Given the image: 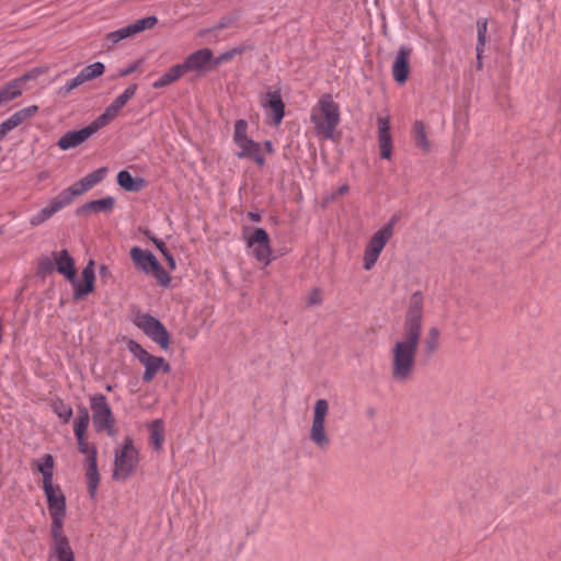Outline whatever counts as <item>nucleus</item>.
Listing matches in <instances>:
<instances>
[{"mask_svg":"<svg viewBox=\"0 0 561 561\" xmlns=\"http://www.w3.org/2000/svg\"><path fill=\"white\" fill-rule=\"evenodd\" d=\"M263 146H264V149L266 150V152H267V153H272V152H273V146H272V142H271V141H268V140H267V141H265V142L263 144Z\"/></svg>","mask_w":561,"mask_h":561,"instance_id":"52","label":"nucleus"},{"mask_svg":"<svg viewBox=\"0 0 561 561\" xmlns=\"http://www.w3.org/2000/svg\"><path fill=\"white\" fill-rule=\"evenodd\" d=\"M488 20L484 18H480L477 21V46L476 50H481L484 48L488 37Z\"/></svg>","mask_w":561,"mask_h":561,"instance_id":"37","label":"nucleus"},{"mask_svg":"<svg viewBox=\"0 0 561 561\" xmlns=\"http://www.w3.org/2000/svg\"><path fill=\"white\" fill-rule=\"evenodd\" d=\"M378 147L380 157L390 160L392 157V136L390 131V116H379L377 118Z\"/></svg>","mask_w":561,"mask_h":561,"instance_id":"19","label":"nucleus"},{"mask_svg":"<svg viewBox=\"0 0 561 561\" xmlns=\"http://www.w3.org/2000/svg\"><path fill=\"white\" fill-rule=\"evenodd\" d=\"M244 51H245L244 46H239V47H234L230 50H227V51L220 54L219 56H217L216 58H214V67L217 68L222 64L229 62L234 57L243 54Z\"/></svg>","mask_w":561,"mask_h":561,"instance_id":"38","label":"nucleus"},{"mask_svg":"<svg viewBox=\"0 0 561 561\" xmlns=\"http://www.w3.org/2000/svg\"><path fill=\"white\" fill-rule=\"evenodd\" d=\"M92 421L96 432H105L107 435H115V419L106 398L102 394L90 398Z\"/></svg>","mask_w":561,"mask_h":561,"instance_id":"9","label":"nucleus"},{"mask_svg":"<svg viewBox=\"0 0 561 561\" xmlns=\"http://www.w3.org/2000/svg\"><path fill=\"white\" fill-rule=\"evenodd\" d=\"M138 67H139V61H136V62L131 64L130 66H128L127 68L119 70L118 76L127 77V76L131 75L133 72H135L138 69Z\"/></svg>","mask_w":561,"mask_h":561,"instance_id":"46","label":"nucleus"},{"mask_svg":"<svg viewBox=\"0 0 561 561\" xmlns=\"http://www.w3.org/2000/svg\"><path fill=\"white\" fill-rule=\"evenodd\" d=\"M185 73L183 67L181 64L175 65L171 67L165 73H163L159 79H157L152 83V88L154 89H161L164 88L176 80H179L181 77H183Z\"/></svg>","mask_w":561,"mask_h":561,"instance_id":"31","label":"nucleus"},{"mask_svg":"<svg viewBox=\"0 0 561 561\" xmlns=\"http://www.w3.org/2000/svg\"><path fill=\"white\" fill-rule=\"evenodd\" d=\"M83 83V81L80 80V76L78 75L77 77H75L73 79L69 80L66 82V84L60 89V91L64 93V94H68L70 93L72 90H75L76 88H78L79 85H81Z\"/></svg>","mask_w":561,"mask_h":561,"instance_id":"44","label":"nucleus"},{"mask_svg":"<svg viewBox=\"0 0 561 561\" xmlns=\"http://www.w3.org/2000/svg\"><path fill=\"white\" fill-rule=\"evenodd\" d=\"M133 322L162 350L169 348L170 334L165 327L158 319L150 316L149 313L137 312L134 316Z\"/></svg>","mask_w":561,"mask_h":561,"instance_id":"8","label":"nucleus"},{"mask_svg":"<svg viewBox=\"0 0 561 561\" xmlns=\"http://www.w3.org/2000/svg\"><path fill=\"white\" fill-rule=\"evenodd\" d=\"M54 457L48 454L32 462V469L38 471L43 476V486L54 484Z\"/></svg>","mask_w":561,"mask_h":561,"instance_id":"26","label":"nucleus"},{"mask_svg":"<svg viewBox=\"0 0 561 561\" xmlns=\"http://www.w3.org/2000/svg\"><path fill=\"white\" fill-rule=\"evenodd\" d=\"M152 242L154 243V245L157 247V249L162 253V254H167L168 252V249L164 244L163 241L159 240V239H156V238H152Z\"/></svg>","mask_w":561,"mask_h":561,"instance_id":"47","label":"nucleus"},{"mask_svg":"<svg viewBox=\"0 0 561 561\" xmlns=\"http://www.w3.org/2000/svg\"><path fill=\"white\" fill-rule=\"evenodd\" d=\"M115 205V199L111 196L91 201L80 207L77 213L79 215L89 214V213H108L113 209Z\"/></svg>","mask_w":561,"mask_h":561,"instance_id":"30","label":"nucleus"},{"mask_svg":"<svg viewBox=\"0 0 561 561\" xmlns=\"http://www.w3.org/2000/svg\"><path fill=\"white\" fill-rule=\"evenodd\" d=\"M105 71L104 64L96 61L92 65L85 66L78 75L80 80L84 82L91 81L95 78L101 77Z\"/></svg>","mask_w":561,"mask_h":561,"instance_id":"36","label":"nucleus"},{"mask_svg":"<svg viewBox=\"0 0 561 561\" xmlns=\"http://www.w3.org/2000/svg\"><path fill=\"white\" fill-rule=\"evenodd\" d=\"M138 85L136 83L129 84L123 93L114 99V101L106 106L104 112L95 118L99 126L105 127L113 122L124 108V106L136 95Z\"/></svg>","mask_w":561,"mask_h":561,"instance_id":"15","label":"nucleus"},{"mask_svg":"<svg viewBox=\"0 0 561 561\" xmlns=\"http://www.w3.org/2000/svg\"><path fill=\"white\" fill-rule=\"evenodd\" d=\"M424 297L420 291L410 296L408 309L405 311L402 333L404 335L419 337L422 336Z\"/></svg>","mask_w":561,"mask_h":561,"instance_id":"11","label":"nucleus"},{"mask_svg":"<svg viewBox=\"0 0 561 561\" xmlns=\"http://www.w3.org/2000/svg\"><path fill=\"white\" fill-rule=\"evenodd\" d=\"M107 168H100L83 178L89 190L99 184L107 174Z\"/></svg>","mask_w":561,"mask_h":561,"instance_id":"41","label":"nucleus"},{"mask_svg":"<svg viewBox=\"0 0 561 561\" xmlns=\"http://www.w3.org/2000/svg\"><path fill=\"white\" fill-rule=\"evenodd\" d=\"M150 445L156 450H161L164 443V425L162 420H154L149 425Z\"/></svg>","mask_w":561,"mask_h":561,"instance_id":"32","label":"nucleus"},{"mask_svg":"<svg viewBox=\"0 0 561 561\" xmlns=\"http://www.w3.org/2000/svg\"><path fill=\"white\" fill-rule=\"evenodd\" d=\"M421 339L400 334L389 347V376L397 385L410 382L416 373Z\"/></svg>","mask_w":561,"mask_h":561,"instance_id":"1","label":"nucleus"},{"mask_svg":"<svg viewBox=\"0 0 561 561\" xmlns=\"http://www.w3.org/2000/svg\"><path fill=\"white\" fill-rule=\"evenodd\" d=\"M350 191V186L347 184H343L342 186L339 187L336 194L337 195H344L346 194L347 192Z\"/></svg>","mask_w":561,"mask_h":561,"instance_id":"51","label":"nucleus"},{"mask_svg":"<svg viewBox=\"0 0 561 561\" xmlns=\"http://www.w3.org/2000/svg\"><path fill=\"white\" fill-rule=\"evenodd\" d=\"M101 128L102 127L99 126V123L94 119L90 125L85 126L80 130L66 133L64 136L60 137L57 145L62 150L75 148L84 142Z\"/></svg>","mask_w":561,"mask_h":561,"instance_id":"17","label":"nucleus"},{"mask_svg":"<svg viewBox=\"0 0 561 561\" xmlns=\"http://www.w3.org/2000/svg\"><path fill=\"white\" fill-rule=\"evenodd\" d=\"M53 410L64 423H68L73 414L72 408L61 401L55 402Z\"/></svg>","mask_w":561,"mask_h":561,"instance_id":"40","label":"nucleus"},{"mask_svg":"<svg viewBox=\"0 0 561 561\" xmlns=\"http://www.w3.org/2000/svg\"><path fill=\"white\" fill-rule=\"evenodd\" d=\"M118 185L127 192H140L146 187V180L142 178H134L128 171L123 170L117 174Z\"/></svg>","mask_w":561,"mask_h":561,"instance_id":"29","label":"nucleus"},{"mask_svg":"<svg viewBox=\"0 0 561 561\" xmlns=\"http://www.w3.org/2000/svg\"><path fill=\"white\" fill-rule=\"evenodd\" d=\"M247 247L251 249L252 255L266 265L271 262L272 248L268 233L263 228H255L251 232L244 229Z\"/></svg>","mask_w":561,"mask_h":561,"instance_id":"13","label":"nucleus"},{"mask_svg":"<svg viewBox=\"0 0 561 561\" xmlns=\"http://www.w3.org/2000/svg\"><path fill=\"white\" fill-rule=\"evenodd\" d=\"M322 301V293L320 289L316 288L313 289L309 297H308V304L309 305H319Z\"/></svg>","mask_w":561,"mask_h":561,"instance_id":"45","label":"nucleus"},{"mask_svg":"<svg viewBox=\"0 0 561 561\" xmlns=\"http://www.w3.org/2000/svg\"><path fill=\"white\" fill-rule=\"evenodd\" d=\"M163 256L165 257V260L168 261L169 263V266L174 270L175 268V261H174V257L170 254V252L168 251L167 254H163Z\"/></svg>","mask_w":561,"mask_h":561,"instance_id":"50","label":"nucleus"},{"mask_svg":"<svg viewBox=\"0 0 561 561\" xmlns=\"http://www.w3.org/2000/svg\"><path fill=\"white\" fill-rule=\"evenodd\" d=\"M262 106L267 110V116L272 117L274 125H279L284 117V103L278 91H268L261 101Z\"/></svg>","mask_w":561,"mask_h":561,"instance_id":"23","label":"nucleus"},{"mask_svg":"<svg viewBox=\"0 0 561 561\" xmlns=\"http://www.w3.org/2000/svg\"><path fill=\"white\" fill-rule=\"evenodd\" d=\"M85 477H87L89 493L91 494V496H94L98 485H99L100 476L98 472L96 458L93 456L91 457V459H89L87 461Z\"/></svg>","mask_w":561,"mask_h":561,"instance_id":"33","label":"nucleus"},{"mask_svg":"<svg viewBox=\"0 0 561 561\" xmlns=\"http://www.w3.org/2000/svg\"><path fill=\"white\" fill-rule=\"evenodd\" d=\"M88 191L89 187L82 178L78 182L70 185L68 188L61 191L59 195L62 199L67 201V205L69 206L73 202L75 197L80 196Z\"/></svg>","mask_w":561,"mask_h":561,"instance_id":"34","label":"nucleus"},{"mask_svg":"<svg viewBox=\"0 0 561 561\" xmlns=\"http://www.w3.org/2000/svg\"><path fill=\"white\" fill-rule=\"evenodd\" d=\"M139 462V454L131 438H126L121 447L115 450L113 478L124 481L136 470Z\"/></svg>","mask_w":561,"mask_h":561,"instance_id":"5","label":"nucleus"},{"mask_svg":"<svg viewBox=\"0 0 561 561\" xmlns=\"http://www.w3.org/2000/svg\"><path fill=\"white\" fill-rule=\"evenodd\" d=\"M127 347L133 356L144 365L145 371L142 380L145 382H150L160 371L165 374L170 373L171 366L163 357L151 355L139 343L130 340Z\"/></svg>","mask_w":561,"mask_h":561,"instance_id":"7","label":"nucleus"},{"mask_svg":"<svg viewBox=\"0 0 561 561\" xmlns=\"http://www.w3.org/2000/svg\"><path fill=\"white\" fill-rule=\"evenodd\" d=\"M53 256L57 272L64 275L68 280L75 282V260L70 256L69 252L67 250L55 251L53 252Z\"/></svg>","mask_w":561,"mask_h":561,"instance_id":"25","label":"nucleus"},{"mask_svg":"<svg viewBox=\"0 0 561 561\" xmlns=\"http://www.w3.org/2000/svg\"><path fill=\"white\" fill-rule=\"evenodd\" d=\"M38 112L37 105H31L16 111L0 124V136H7L11 130L32 118Z\"/></svg>","mask_w":561,"mask_h":561,"instance_id":"22","label":"nucleus"},{"mask_svg":"<svg viewBox=\"0 0 561 561\" xmlns=\"http://www.w3.org/2000/svg\"><path fill=\"white\" fill-rule=\"evenodd\" d=\"M247 134L248 123L244 119H238L233 131V142L237 146L236 156L239 159H252L259 167H263L265 158L262 153V146L250 139Z\"/></svg>","mask_w":561,"mask_h":561,"instance_id":"4","label":"nucleus"},{"mask_svg":"<svg viewBox=\"0 0 561 561\" xmlns=\"http://www.w3.org/2000/svg\"><path fill=\"white\" fill-rule=\"evenodd\" d=\"M310 121L314 131L324 139H333L341 121L340 105L331 94H323L311 108Z\"/></svg>","mask_w":561,"mask_h":561,"instance_id":"2","label":"nucleus"},{"mask_svg":"<svg viewBox=\"0 0 561 561\" xmlns=\"http://www.w3.org/2000/svg\"><path fill=\"white\" fill-rule=\"evenodd\" d=\"M439 346V330L436 327L430 328L425 339V350L434 353Z\"/></svg>","mask_w":561,"mask_h":561,"instance_id":"39","label":"nucleus"},{"mask_svg":"<svg viewBox=\"0 0 561 561\" xmlns=\"http://www.w3.org/2000/svg\"><path fill=\"white\" fill-rule=\"evenodd\" d=\"M55 270L54 256L42 255L37 260V271L41 274L51 273Z\"/></svg>","mask_w":561,"mask_h":561,"instance_id":"42","label":"nucleus"},{"mask_svg":"<svg viewBox=\"0 0 561 561\" xmlns=\"http://www.w3.org/2000/svg\"><path fill=\"white\" fill-rule=\"evenodd\" d=\"M90 423V415L85 408H81L78 411V416L73 423V432L76 438H81L82 435H85L87 430Z\"/></svg>","mask_w":561,"mask_h":561,"instance_id":"35","label":"nucleus"},{"mask_svg":"<svg viewBox=\"0 0 561 561\" xmlns=\"http://www.w3.org/2000/svg\"><path fill=\"white\" fill-rule=\"evenodd\" d=\"M66 207H68L67 201L62 199L58 194L49 201L47 206L43 207L41 210L31 216L30 225L32 227H38Z\"/></svg>","mask_w":561,"mask_h":561,"instance_id":"21","label":"nucleus"},{"mask_svg":"<svg viewBox=\"0 0 561 561\" xmlns=\"http://www.w3.org/2000/svg\"><path fill=\"white\" fill-rule=\"evenodd\" d=\"M483 51H484V48H482L481 50H476V53H477V69L478 70H481L483 67V62H482Z\"/></svg>","mask_w":561,"mask_h":561,"instance_id":"48","label":"nucleus"},{"mask_svg":"<svg viewBox=\"0 0 561 561\" xmlns=\"http://www.w3.org/2000/svg\"><path fill=\"white\" fill-rule=\"evenodd\" d=\"M94 268L93 262L91 261L82 271V283L76 284L75 298L80 299L83 296L90 294L94 289Z\"/></svg>","mask_w":561,"mask_h":561,"instance_id":"28","label":"nucleus"},{"mask_svg":"<svg viewBox=\"0 0 561 561\" xmlns=\"http://www.w3.org/2000/svg\"><path fill=\"white\" fill-rule=\"evenodd\" d=\"M248 218L253 222H260L261 221V215L255 211L248 213Z\"/></svg>","mask_w":561,"mask_h":561,"instance_id":"49","label":"nucleus"},{"mask_svg":"<svg viewBox=\"0 0 561 561\" xmlns=\"http://www.w3.org/2000/svg\"><path fill=\"white\" fill-rule=\"evenodd\" d=\"M34 78L33 73H25L22 77L10 81L7 85L0 89V105L7 104L12 100L19 98L24 89L25 83Z\"/></svg>","mask_w":561,"mask_h":561,"instance_id":"24","label":"nucleus"},{"mask_svg":"<svg viewBox=\"0 0 561 561\" xmlns=\"http://www.w3.org/2000/svg\"><path fill=\"white\" fill-rule=\"evenodd\" d=\"M2 232H3V231H2V229L0 228V234H1Z\"/></svg>","mask_w":561,"mask_h":561,"instance_id":"53","label":"nucleus"},{"mask_svg":"<svg viewBox=\"0 0 561 561\" xmlns=\"http://www.w3.org/2000/svg\"><path fill=\"white\" fill-rule=\"evenodd\" d=\"M51 517V528H62L66 516V497L59 485L43 486Z\"/></svg>","mask_w":561,"mask_h":561,"instance_id":"14","label":"nucleus"},{"mask_svg":"<svg viewBox=\"0 0 561 561\" xmlns=\"http://www.w3.org/2000/svg\"><path fill=\"white\" fill-rule=\"evenodd\" d=\"M130 259L137 268L146 274L153 275L159 284L167 286L170 283L169 274L151 252L134 247L130 250Z\"/></svg>","mask_w":561,"mask_h":561,"instance_id":"10","label":"nucleus"},{"mask_svg":"<svg viewBox=\"0 0 561 561\" xmlns=\"http://www.w3.org/2000/svg\"><path fill=\"white\" fill-rule=\"evenodd\" d=\"M51 545L49 558L56 561H76L75 552L62 528H50Z\"/></svg>","mask_w":561,"mask_h":561,"instance_id":"16","label":"nucleus"},{"mask_svg":"<svg viewBox=\"0 0 561 561\" xmlns=\"http://www.w3.org/2000/svg\"><path fill=\"white\" fill-rule=\"evenodd\" d=\"M411 134L415 147L423 153H428L432 149V142L428 138L425 124L422 121H415L412 125Z\"/></svg>","mask_w":561,"mask_h":561,"instance_id":"27","label":"nucleus"},{"mask_svg":"<svg viewBox=\"0 0 561 561\" xmlns=\"http://www.w3.org/2000/svg\"><path fill=\"white\" fill-rule=\"evenodd\" d=\"M329 414V401L327 399H317L312 407L308 438L321 451H327L332 444L328 428Z\"/></svg>","mask_w":561,"mask_h":561,"instance_id":"3","label":"nucleus"},{"mask_svg":"<svg viewBox=\"0 0 561 561\" xmlns=\"http://www.w3.org/2000/svg\"><path fill=\"white\" fill-rule=\"evenodd\" d=\"M78 442V450L87 456V461L91 459V457L96 458V449L94 446L89 445L85 435H82L81 438H77Z\"/></svg>","mask_w":561,"mask_h":561,"instance_id":"43","label":"nucleus"},{"mask_svg":"<svg viewBox=\"0 0 561 561\" xmlns=\"http://www.w3.org/2000/svg\"><path fill=\"white\" fill-rule=\"evenodd\" d=\"M411 48L402 46L399 48L393 65L392 76L396 82L403 84L410 75Z\"/></svg>","mask_w":561,"mask_h":561,"instance_id":"20","label":"nucleus"},{"mask_svg":"<svg viewBox=\"0 0 561 561\" xmlns=\"http://www.w3.org/2000/svg\"><path fill=\"white\" fill-rule=\"evenodd\" d=\"M157 23L158 19L152 15L139 19L124 27L110 32L103 39V47L107 50H112L119 42L130 38L146 30H150L154 27Z\"/></svg>","mask_w":561,"mask_h":561,"instance_id":"12","label":"nucleus"},{"mask_svg":"<svg viewBox=\"0 0 561 561\" xmlns=\"http://www.w3.org/2000/svg\"><path fill=\"white\" fill-rule=\"evenodd\" d=\"M394 224L396 220L392 219L378 229L368 240L363 255V267L366 271H370L375 266L382 250L392 238Z\"/></svg>","mask_w":561,"mask_h":561,"instance_id":"6","label":"nucleus"},{"mask_svg":"<svg viewBox=\"0 0 561 561\" xmlns=\"http://www.w3.org/2000/svg\"><path fill=\"white\" fill-rule=\"evenodd\" d=\"M181 65L185 72L215 69L213 51L209 48L198 49L188 55Z\"/></svg>","mask_w":561,"mask_h":561,"instance_id":"18","label":"nucleus"}]
</instances>
